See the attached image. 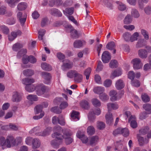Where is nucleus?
I'll return each mask as SVG.
<instances>
[{"label":"nucleus","mask_w":151,"mask_h":151,"mask_svg":"<svg viewBox=\"0 0 151 151\" xmlns=\"http://www.w3.org/2000/svg\"><path fill=\"white\" fill-rule=\"evenodd\" d=\"M54 131H62L63 134L64 135V139L65 142L67 145L71 144L73 141V139L71 137L72 133L71 131L66 129H63L59 126H55L54 127Z\"/></svg>","instance_id":"obj_1"},{"label":"nucleus","mask_w":151,"mask_h":151,"mask_svg":"<svg viewBox=\"0 0 151 151\" xmlns=\"http://www.w3.org/2000/svg\"><path fill=\"white\" fill-rule=\"evenodd\" d=\"M22 81L23 84L26 85L25 88L27 91L31 92L35 90V86L32 84L35 81L34 79L29 78H24L22 79Z\"/></svg>","instance_id":"obj_2"},{"label":"nucleus","mask_w":151,"mask_h":151,"mask_svg":"<svg viewBox=\"0 0 151 151\" xmlns=\"http://www.w3.org/2000/svg\"><path fill=\"white\" fill-rule=\"evenodd\" d=\"M47 88L42 84H40L35 87V90L37 91V94L40 96L44 94L47 91Z\"/></svg>","instance_id":"obj_3"},{"label":"nucleus","mask_w":151,"mask_h":151,"mask_svg":"<svg viewBox=\"0 0 151 151\" xmlns=\"http://www.w3.org/2000/svg\"><path fill=\"white\" fill-rule=\"evenodd\" d=\"M6 147L10 148L16 145V140L14 137L11 135H8L6 139Z\"/></svg>","instance_id":"obj_4"},{"label":"nucleus","mask_w":151,"mask_h":151,"mask_svg":"<svg viewBox=\"0 0 151 151\" xmlns=\"http://www.w3.org/2000/svg\"><path fill=\"white\" fill-rule=\"evenodd\" d=\"M132 62L133 64L134 69L138 70L142 68L143 64L140 59L139 58L133 59L132 61Z\"/></svg>","instance_id":"obj_5"},{"label":"nucleus","mask_w":151,"mask_h":151,"mask_svg":"<svg viewBox=\"0 0 151 151\" xmlns=\"http://www.w3.org/2000/svg\"><path fill=\"white\" fill-rule=\"evenodd\" d=\"M41 74L42 78L45 80L44 83L47 84H49L52 77L50 74L47 72H42Z\"/></svg>","instance_id":"obj_6"},{"label":"nucleus","mask_w":151,"mask_h":151,"mask_svg":"<svg viewBox=\"0 0 151 151\" xmlns=\"http://www.w3.org/2000/svg\"><path fill=\"white\" fill-rule=\"evenodd\" d=\"M111 59V56L109 52L105 51L103 52L102 55V60L104 63H108Z\"/></svg>","instance_id":"obj_7"},{"label":"nucleus","mask_w":151,"mask_h":151,"mask_svg":"<svg viewBox=\"0 0 151 151\" xmlns=\"http://www.w3.org/2000/svg\"><path fill=\"white\" fill-rule=\"evenodd\" d=\"M52 130V128L48 127L43 132H40L36 133V135L39 136H45L49 135Z\"/></svg>","instance_id":"obj_8"},{"label":"nucleus","mask_w":151,"mask_h":151,"mask_svg":"<svg viewBox=\"0 0 151 151\" xmlns=\"http://www.w3.org/2000/svg\"><path fill=\"white\" fill-rule=\"evenodd\" d=\"M54 132H55L53 134H52V136L53 138H55L58 140H62L64 139V135L63 134V135L61 134L60 133V132L62 131H54V128L53 129Z\"/></svg>","instance_id":"obj_9"},{"label":"nucleus","mask_w":151,"mask_h":151,"mask_svg":"<svg viewBox=\"0 0 151 151\" xmlns=\"http://www.w3.org/2000/svg\"><path fill=\"white\" fill-rule=\"evenodd\" d=\"M49 12L52 15L58 17H61L62 15L61 12L58 9L52 8L49 10Z\"/></svg>","instance_id":"obj_10"},{"label":"nucleus","mask_w":151,"mask_h":151,"mask_svg":"<svg viewBox=\"0 0 151 151\" xmlns=\"http://www.w3.org/2000/svg\"><path fill=\"white\" fill-rule=\"evenodd\" d=\"M22 99V95L17 92L14 93L12 98V101L13 102H18Z\"/></svg>","instance_id":"obj_11"},{"label":"nucleus","mask_w":151,"mask_h":151,"mask_svg":"<svg viewBox=\"0 0 151 151\" xmlns=\"http://www.w3.org/2000/svg\"><path fill=\"white\" fill-rule=\"evenodd\" d=\"M129 122H130V126L132 128H135L137 126V124L136 121L135 116H131L129 118Z\"/></svg>","instance_id":"obj_12"},{"label":"nucleus","mask_w":151,"mask_h":151,"mask_svg":"<svg viewBox=\"0 0 151 151\" xmlns=\"http://www.w3.org/2000/svg\"><path fill=\"white\" fill-rule=\"evenodd\" d=\"M109 95L111 96L110 100L112 101H116L118 99L117 91L114 90H112L109 93Z\"/></svg>","instance_id":"obj_13"},{"label":"nucleus","mask_w":151,"mask_h":151,"mask_svg":"<svg viewBox=\"0 0 151 151\" xmlns=\"http://www.w3.org/2000/svg\"><path fill=\"white\" fill-rule=\"evenodd\" d=\"M41 142L40 140L37 138H35L32 141V147L33 149H37L40 147Z\"/></svg>","instance_id":"obj_14"},{"label":"nucleus","mask_w":151,"mask_h":151,"mask_svg":"<svg viewBox=\"0 0 151 151\" xmlns=\"http://www.w3.org/2000/svg\"><path fill=\"white\" fill-rule=\"evenodd\" d=\"M139 56L142 59L146 58L147 56V52L145 49H140L138 51Z\"/></svg>","instance_id":"obj_15"},{"label":"nucleus","mask_w":151,"mask_h":151,"mask_svg":"<svg viewBox=\"0 0 151 151\" xmlns=\"http://www.w3.org/2000/svg\"><path fill=\"white\" fill-rule=\"evenodd\" d=\"M139 135V134H137V137L139 144L140 146H143L145 144H147L149 142V140L148 139H145V140L144 138Z\"/></svg>","instance_id":"obj_16"},{"label":"nucleus","mask_w":151,"mask_h":151,"mask_svg":"<svg viewBox=\"0 0 151 151\" xmlns=\"http://www.w3.org/2000/svg\"><path fill=\"white\" fill-rule=\"evenodd\" d=\"M125 143V142L123 139L116 141L115 150H118V151H121L123 146Z\"/></svg>","instance_id":"obj_17"},{"label":"nucleus","mask_w":151,"mask_h":151,"mask_svg":"<svg viewBox=\"0 0 151 151\" xmlns=\"http://www.w3.org/2000/svg\"><path fill=\"white\" fill-rule=\"evenodd\" d=\"M86 43V42L84 40H77L74 42L73 46L75 48H79L83 46V45H85Z\"/></svg>","instance_id":"obj_18"},{"label":"nucleus","mask_w":151,"mask_h":151,"mask_svg":"<svg viewBox=\"0 0 151 151\" xmlns=\"http://www.w3.org/2000/svg\"><path fill=\"white\" fill-rule=\"evenodd\" d=\"M106 123L109 125L111 124L113 121V118L111 113L109 112L105 115Z\"/></svg>","instance_id":"obj_19"},{"label":"nucleus","mask_w":151,"mask_h":151,"mask_svg":"<svg viewBox=\"0 0 151 151\" xmlns=\"http://www.w3.org/2000/svg\"><path fill=\"white\" fill-rule=\"evenodd\" d=\"M115 86L118 90H121L124 86V84L122 80L119 79L117 80L115 84Z\"/></svg>","instance_id":"obj_20"},{"label":"nucleus","mask_w":151,"mask_h":151,"mask_svg":"<svg viewBox=\"0 0 151 151\" xmlns=\"http://www.w3.org/2000/svg\"><path fill=\"white\" fill-rule=\"evenodd\" d=\"M63 62V66L65 68L70 69L72 67L73 64L70 62L69 60L68 59L65 60Z\"/></svg>","instance_id":"obj_21"},{"label":"nucleus","mask_w":151,"mask_h":151,"mask_svg":"<svg viewBox=\"0 0 151 151\" xmlns=\"http://www.w3.org/2000/svg\"><path fill=\"white\" fill-rule=\"evenodd\" d=\"M99 139V137L97 136L92 137L90 139V144L91 145H96L98 142Z\"/></svg>","instance_id":"obj_22"},{"label":"nucleus","mask_w":151,"mask_h":151,"mask_svg":"<svg viewBox=\"0 0 151 151\" xmlns=\"http://www.w3.org/2000/svg\"><path fill=\"white\" fill-rule=\"evenodd\" d=\"M20 1V0H6V2L12 7H14L16 4Z\"/></svg>","instance_id":"obj_23"},{"label":"nucleus","mask_w":151,"mask_h":151,"mask_svg":"<svg viewBox=\"0 0 151 151\" xmlns=\"http://www.w3.org/2000/svg\"><path fill=\"white\" fill-rule=\"evenodd\" d=\"M83 79L82 76L77 72L76 75L74 77V81L77 83H79L82 81Z\"/></svg>","instance_id":"obj_24"},{"label":"nucleus","mask_w":151,"mask_h":151,"mask_svg":"<svg viewBox=\"0 0 151 151\" xmlns=\"http://www.w3.org/2000/svg\"><path fill=\"white\" fill-rule=\"evenodd\" d=\"M107 106L109 111L111 109L115 110L119 108L118 105L117 104L114 103H108L107 104Z\"/></svg>","instance_id":"obj_25"},{"label":"nucleus","mask_w":151,"mask_h":151,"mask_svg":"<svg viewBox=\"0 0 151 151\" xmlns=\"http://www.w3.org/2000/svg\"><path fill=\"white\" fill-rule=\"evenodd\" d=\"M27 7V4L26 3L21 2L18 4L17 8L19 10L22 11L25 9Z\"/></svg>","instance_id":"obj_26"},{"label":"nucleus","mask_w":151,"mask_h":151,"mask_svg":"<svg viewBox=\"0 0 151 151\" xmlns=\"http://www.w3.org/2000/svg\"><path fill=\"white\" fill-rule=\"evenodd\" d=\"M41 67L44 70L50 71L52 70L51 67L45 63H42L41 64Z\"/></svg>","instance_id":"obj_27"},{"label":"nucleus","mask_w":151,"mask_h":151,"mask_svg":"<svg viewBox=\"0 0 151 151\" xmlns=\"http://www.w3.org/2000/svg\"><path fill=\"white\" fill-rule=\"evenodd\" d=\"M87 132L89 135H91L95 133V130L93 126H90L87 128Z\"/></svg>","instance_id":"obj_28"},{"label":"nucleus","mask_w":151,"mask_h":151,"mask_svg":"<svg viewBox=\"0 0 151 151\" xmlns=\"http://www.w3.org/2000/svg\"><path fill=\"white\" fill-rule=\"evenodd\" d=\"M80 104L81 107L85 109H88L90 107L88 102L85 100H82L80 103Z\"/></svg>","instance_id":"obj_29"},{"label":"nucleus","mask_w":151,"mask_h":151,"mask_svg":"<svg viewBox=\"0 0 151 151\" xmlns=\"http://www.w3.org/2000/svg\"><path fill=\"white\" fill-rule=\"evenodd\" d=\"M104 91V87H97L93 89L94 92L97 94H101Z\"/></svg>","instance_id":"obj_30"},{"label":"nucleus","mask_w":151,"mask_h":151,"mask_svg":"<svg viewBox=\"0 0 151 151\" xmlns=\"http://www.w3.org/2000/svg\"><path fill=\"white\" fill-rule=\"evenodd\" d=\"M74 10L73 7L68 8H66L65 10H63V12L65 14H68L71 15L73 13Z\"/></svg>","instance_id":"obj_31"},{"label":"nucleus","mask_w":151,"mask_h":151,"mask_svg":"<svg viewBox=\"0 0 151 151\" xmlns=\"http://www.w3.org/2000/svg\"><path fill=\"white\" fill-rule=\"evenodd\" d=\"M23 47V45L22 44L19 43H17L13 45L12 49L14 51H17Z\"/></svg>","instance_id":"obj_32"},{"label":"nucleus","mask_w":151,"mask_h":151,"mask_svg":"<svg viewBox=\"0 0 151 151\" xmlns=\"http://www.w3.org/2000/svg\"><path fill=\"white\" fill-rule=\"evenodd\" d=\"M143 109L148 112V114L151 113V104L146 103L143 105Z\"/></svg>","instance_id":"obj_33"},{"label":"nucleus","mask_w":151,"mask_h":151,"mask_svg":"<svg viewBox=\"0 0 151 151\" xmlns=\"http://www.w3.org/2000/svg\"><path fill=\"white\" fill-rule=\"evenodd\" d=\"M77 72L75 70H70L68 71L67 73V76L70 78L74 77Z\"/></svg>","instance_id":"obj_34"},{"label":"nucleus","mask_w":151,"mask_h":151,"mask_svg":"<svg viewBox=\"0 0 151 151\" xmlns=\"http://www.w3.org/2000/svg\"><path fill=\"white\" fill-rule=\"evenodd\" d=\"M71 36L74 39L77 38L78 37L77 31L74 29H72L70 31Z\"/></svg>","instance_id":"obj_35"},{"label":"nucleus","mask_w":151,"mask_h":151,"mask_svg":"<svg viewBox=\"0 0 151 151\" xmlns=\"http://www.w3.org/2000/svg\"><path fill=\"white\" fill-rule=\"evenodd\" d=\"M27 52V50L25 49H22L19 51L17 54V56L19 58H20L22 56H24Z\"/></svg>","instance_id":"obj_36"},{"label":"nucleus","mask_w":151,"mask_h":151,"mask_svg":"<svg viewBox=\"0 0 151 151\" xmlns=\"http://www.w3.org/2000/svg\"><path fill=\"white\" fill-rule=\"evenodd\" d=\"M58 122L60 125L64 126L65 124V120L62 115H59L58 118Z\"/></svg>","instance_id":"obj_37"},{"label":"nucleus","mask_w":151,"mask_h":151,"mask_svg":"<svg viewBox=\"0 0 151 151\" xmlns=\"http://www.w3.org/2000/svg\"><path fill=\"white\" fill-rule=\"evenodd\" d=\"M123 37L126 41L129 42L130 41L131 34L128 32H126L123 34Z\"/></svg>","instance_id":"obj_38"},{"label":"nucleus","mask_w":151,"mask_h":151,"mask_svg":"<svg viewBox=\"0 0 151 151\" xmlns=\"http://www.w3.org/2000/svg\"><path fill=\"white\" fill-rule=\"evenodd\" d=\"M131 14L132 16L135 18H137L139 16V14L138 12L136 9H132Z\"/></svg>","instance_id":"obj_39"},{"label":"nucleus","mask_w":151,"mask_h":151,"mask_svg":"<svg viewBox=\"0 0 151 151\" xmlns=\"http://www.w3.org/2000/svg\"><path fill=\"white\" fill-rule=\"evenodd\" d=\"M132 20V18L130 14H127L124 18V24H128L130 23Z\"/></svg>","instance_id":"obj_40"},{"label":"nucleus","mask_w":151,"mask_h":151,"mask_svg":"<svg viewBox=\"0 0 151 151\" xmlns=\"http://www.w3.org/2000/svg\"><path fill=\"white\" fill-rule=\"evenodd\" d=\"M149 129V128L147 127L141 129L139 130V135H144L146 134L148 132Z\"/></svg>","instance_id":"obj_41"},{"label":"nucleus","mask_w":151,"mask_h":151,"mask_svg":"<svg viewBox=\"0 0 151 151\" xmlns=\"http://www.w3.org/2000/svg\"><path fill=\"white\" fill-rule=\"evenodd\" d=\"M106 48L108 49L112 50L115 47V45L114 42L111 41L108 43L106 45Z\"/></svg>","instance_id":"obj_42"},{"label":"nucleus","mask_w":151,"mask_h":151,"mask_svg":"<svg viewBox=\"0 0 151 151\" xmlns=\"http://www.w3.org/2000/svg\"><path fill=\"white\" fill-rule=\"evenodd\" d=\"M23 73L24 75L27 76H31L34 74V71L32 70L29 69L24 70Z\"/></svg>","instance_id":"obj_43"},{"label":"nucleus","mask_w":151,"mask_h":151,"mask_svg":"<svg viewBox=\"0 0 151 151\" xmlns=\"http://www.w3.org/2000/svg\"><path fill=\"white\" fill-rule=\"evenodd\" d=\"M116 3L119 4L118 9L119 10L123 11L126 9V7L125 5L124 4L119 1H116Z\"/></svg>","instance_id":"obj_44"},{"label":"nucleus","mask_w":151,"mask_h":151,"mask_svg":"<svg viewBox=\"0 0 151 151\" xmlns=\"http://www.w3.org/2000/svg\"><path fill=\"white\" fill-rule=\"evenodd\" d=\"M79 113L78 112L75 111H73L71 113L70 116L73 119H76L77 120H79V118L78 117Z\"/></svg>","instance_id":"obj_45"},{"label":"nucleus","mask_w":151,"mask_h":151,"mask_svg":"<svg viewBox=\"0 0 151 151\" xmlns=\"http://www.w3.org/2000/svg\"><path fill=\"white\" fill-rule=\"evenodd\" d=\"M142 100L144 102H148L150 101V98L146 93L142 94L141 96Z\"/></svg>","instance_id":"obj_46"},{"label":"nucleus","mask_w":151,"mask_h":151,"mask_svg":"<svg viewBox=\"0 0 151 151\" xmlns=\"http://www.w3.org/2000/svg\"><path fill=\"white\" fill-rule=\"evenodd\" d=\"M27 99L31 101H36L38 100V97L36 95H29L27 96Z\"/></svg>","instance_id":"obj_47"},{"label":"nucleus","mask_w":151,"mask_h":151,"mask_svg":"<svg viewBox=\"0 0 151 151\" xmlns=\"http://www.w3.org/2000/svg\"><path fill=\"white\" fill-rule=\"evenodd\" d=\"M93 104L96 107H99L101 106V103L100 101L96 99H93L91 100Z\"/></svg>","instance_id":"obj_48"},{"label":"nucleus","mask_w":151,"mask_h":151,"mask_svg":"<svg viewBox=\"0 0 151 151\" xmlns=\"http://www.w3.org/2000/svg\"><path fill=\"white\" fill-rule=\"evenodd\" d=\"M42 106L41 104L36 106L34 109L35 113L36 114H38L41 112L43 109Z\"/></svg>","instance_id":"obj_49"},{"label":"nucleus","mask_w":151,"mask_h":151,"mask_svg":"<svg viewBox=\"0 0 151 151\" xmlns=\"http://www.w3.org/2000/svg\"><path fill=\"white\" fill-rule=\"evenodd\" d=\"M99 96L100 99L102 101H106L109 99V96L105 93L100 94Z\"/></svg>","instance_id":"obj_50"},{"label":"nucleus","mask_w":151,"mask_h":151,"mask_svg":"<svg viewBox=\"0 0 151 151\" xmlns=\"http://www.w3.org/2000/svg\"><path fill=\"white\" fill-rule=\"evenodd\" d=\"M50 111L57 114H60L62 112V111L60 110L58 107L55 106L52 108Z\"/></svg>","instance_id":"obj_51"},{"label":"nucleus","mask_w":151,"mask_h":151,"mask_svg":"<svg viewBox=\"0 0 151 151\" xmlns=\"http://www.w3.org/2000/svg\"><path fill=\"white\" fill-rule=\"evenodd\" d=\"M118 63L115 60H111L109 63V66L111 68H116L117 66Z\"/></svg>","instance_id":"obj_52"},{"label":"nucleus","mask_w":151,"mask_h":151,"mask_svg":"<svg viewBox=\"0 0 151 151\" xmlns=\"http://www.w3.org/2000/svg\"><path fill=\"white\" fill-rule=\"evenodd\" d=\"M139 35V33L137 32H135L132 35H131L130 41L133 42L135 40H137Z\"/></svg>","instance_id":"obj_53"},{"label":"nucleus","mask_w":151,"mask_h":151,"mask_svg":"<svg viewBox=\"0 0 151 151\" xmlns=\"http://www.w3.org/2000/svg\"><path fill=\"white\" fill-rule=\"evenodd\" d=\"M97 127L99 129H102L105 128V124L102 122H97Z\"/></svg>","instance_id":"obj_54"},{"label":"nucleus","mask_w":151,"mask_h":151,"mask_svg":"<svg viewBox=\"0 0 151 151\" xmlns=\"http://www.w3.org/2000/svg\"><path fill=\"white\" fill-rule=\"evenodd\" d=\"M88 119L90 122H93L95 119L96 116L93 114L92 111H91L89 113L88 115Z\"/></svg>","instance_id":"obj_55"},{"label":"nucleus","mask_w":151,"mask_h":151,"mask_svg":"<svg viewBox=\"0 0 151 151\" xmlns=\"http://www.w3.org/2000/svg\"><path fill=\"white\" fill-rule=\"evenodd\" d=\"M16 35L15 33V32H11L10 35H8V39L9 41H12L16 37Z\"/></svg>","instance_id":"obj_56"},{"label":"nucleus","mask_w":151,"mask_h":151,"mask_svg":"<svg viewBox=\"0 0 151 151\" xmlns=\"http://www.w3.org/2000/svg\"><path fill=\"white\" fill-rule=\"evenodd\" d=\"M123 128H118L117 129L115 130L113 132V134L114 136H116L118 134H122V131Z\"/></svg>","instance_id":"obj_57"},{"label":"nucleus","mask_w":151,"mask_h":151,"mask_svg":"<svg viewBox=\"0 0 151 151\" xmlns=\"http://www.w3.org/2000/svg\"><path fill=\"white\" fill-rule=\"evenodd\" d=\"M1 29L4 34H7L9 32V30L8 28L5 25H2L0 26Z\"/></svg>","instance_id":"obj_58"},{"label":"nucleus","mask_w":151,"mask_h":151,"mask_svg":"<svg viewBox=\"0 0 151 151\" xmlns=\"http://www.w3.org/2000/svg\"><path fill=\"white\" fill-rule=\"evenodd\" d=\"M141 33L143 35L145 38L146 40L149 39V35L148 32L144 29H142L141 30Z\"/></svg>","instance_id":"obj_59"},{"label":"nucleus","mask_w":151,"mask_h":151,"mask_svg":"<svg viewBox=\"0 0 151 151\" xmlns=\"http://www.w3.org/2000/svg\"><path fill=\"white\" fill-rule=\"evenodd\" d=\"M131 84L132 86L136 87L140 86V83L139 81L138 80H132L131 81Z\"/></svg>","instance_id":"obj_60"},{"label":"nucleus","mask_w":151,"mask_h":151,"mask_svg":"<svg viewBox=\"0 0 151 151\" xmlns=\"http://www.w3.org/2000/svg\"><path fill=\"white\" fill-rule=\"evenodd\" d=\"M91 71V68H88L84 72V74L86 76L87 80H88L89 79Z\"/></svg>","instance_id":"obj_61"},{"label":"nucleus","mask_w":151,"mask_h":151,"mask_svg":"<svg viewBox=\"0 0 151 151\" xmlns=\"http://www.w3.org/2000/svg\"><path fill=\"white\" fill-rule=\"evenodd\" d=\"M9 129H10L11 130L14 131L17 130L18 129V127L16 125L12 124L10 123L9 125Z\"/></svg>","instance_id":"obj_62"},{"label":"nucleus","mask_w":151,"mask_h":151,"mask_svg":"<svg viewBox=\"0 0 151 151\" xmlns=\"http://www.w3.org/2000/svg\"><path fill=\"white\" fill-rule=\"evenodd\" d=\"M128 78L132 81L134 79L135 77V73L133 71H129L128 73Z\"/></svg>","instance_id":"obj_63"},{"label":"nucleus","mask_w":151,"mask_h":151,"mask_svg":"<svg viewBox=\"0 0 151 151\" xmlns=\"http://www.w3.org/2000/svg\"><path fill=\"white\" fill-rule=\"evenodd\" d=\"M112 84V81L110 79H106L104 82V85L106 87L110 86Z\"/></svg>","instance_id":"obj_64"}]
</instances>
